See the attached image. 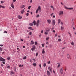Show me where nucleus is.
Wrapping results in <instances>:
<instances>
[{
  "label": "nucleus",
  "instance_id": "33",
  "mask_svg": "<svg viewBox=\"0 0 76 76\" xmlns=\"http://www.w3.org/2000/svg\"><path fill=\"white\" fill-rule=\"evenodd\" d=\"M31 6H28V9H31Z\"/></svg>",
  "mask_w": 76,
  "mask_h": 76
},
{
  "label": "nucleus",
  "instance_id": "37",
  "mask_svg": "<svg viewBox=\"0 0 76 76\" xmlns=\"http://www.w3.org/2000/svg\"><path fill=\"white\" fill-rule=\"evenodd\" d=\"M29 35H32V32H30L29 33Z\"/></svg>",
  "mask_w": 76,
  "mask_h": 76
},
{
  "label": "nucleus",
  "instance_id": "6",
  "mask_svg": "<svg viewBox=\"0 0 76 76\" xmlns=\"http://www.w3.org/2000/svg\"><path fill=\"white\" fill-rule=\"evenodd\" d=\"M47 22L49 24H50V23H51V21L50 20H48Z\"/></svg>",
  "mask_w": 76,
  "mask_h": 76
},
{
  "label": "nucleus",
  "instance_id": "45",
  "mask_svg": "<svg viewBox=\"0 0 76 76\" xmlns=\"http://www.w3.org/2000/svg\"><path fill=\"white\" fill-rule=\"evenodd\" d=\"M48 69L49 70H50V69H51V66H49L48 67Z\"/></svg>",
  "mask_w": 76,
  "mask_h": 76
},
{
  "label": "nucleus",
  "instance_id": "23",
  "mask_svg": "<svg viewBox=\"0 0 76 76\" xmlns=\"http://www.w3.org/2000/svg\"><path fill=\"white\" fill-rule=\"evenodd\" d=\"M1 7L3 8V9H5V7L4 6H2L1 5Z\"/></svg>",
  "mask_w": 76,
  "mask_h": 76
},
{
  "label": "nucleus",
  "instance_id": "26",
  "mask_svg": "<svg viewBox=\"0 0 76 76\" xmlns=\"http://www.w3.org/2000/svg\"><path fill=\"white\" fill-rule=\"evenodd\" d=\"M28 29H32L31 27H29L28 28Z\"/></svg>",
  "mask_w": 76,
  "mask_h": 76
},
{
  "label": "nucleus",
  "instance_id": "8",
  "mask_svg": "<svg viewBox=\"0 0 76 76\" xmlns=\"http://www.w3.org/2000/svg\"><path fill=\"white\" fill-rule=\"evenodd\" d=\"M47 74H48V76H50V72H49V71H47Z\"/></svg>",
  "mask_w": 76,
  "mask_h": 76
},
{
  "label": "nucleus",
  "instance_id": "17",
  "mask_svg": "<svg viewBox=\"0 0 76 76\" xmlns=\"http://www.w3.org/2000/svg\"><path fill=\"white\" fill-rule=\"evenodd\" d=\"M20 7L21 8V9H23V8H24L25 7V5H21L20 6Z\"/></svg>",
  "mask_w": 76,
  "mask_h": 76
},
{
  "label": "nucleus",
  "instance_id": "54",
  "mask_svg": "<svg viewBox=\"0 0 76 76\" xmlns=\"http://www.w3.org/2000/svg\"><path fill=\"white\" fill-rule=\"evenodd\" d=\"M53 32L55 33V32H56V31H55V30H53Z\"/></svg>",
  "mask_w": 76,
  "mask_h": 76
},
{
  "label": "nucleus",
  "instance_id": "7",
  "mask_svg": "<svg viewBox=\"0 0 76 76\" xmlns=\"http://www.w3.org/2000/svg\"><path fill=\"white\" fill-rule=\"evenodd\" d=\"M65 8H66V9H69V10H73V8H67L66 7V6H65Z\"/></svg>",
  "mask_w": 76,
  "mask_h": 76
},
{
  "label": "nucleus",
  "instance_id": "41",
  "mask_svg": "<svg viewBox=\"0 0 76 76\" xmlns=\"http://www.w3.org/2000/svg\"><path fill=\"white\" fill-rule=\"evenodd\" d=\"M32 60H33V61H34V62H35V61H36L35 59L33 58L32 59Z\"/></svg>",
  "mask_w": 76,
  "mask_h": 76
},
{
  "label": "nucleus",
  "instance_id": "31",
  "mask_svg": "<svg viewBox=\"0 0 76 76\" xmlns=\"http://www.w3.org/2000/svg\"><path fill=\"white\" fill-rule=\"evenodd\" d=\"M67 58L69 59V58H70V56L69 55H67Z\"/></svg>",
  "mask_w": 76,
  "mask_h": 76
},
{
  "label": "nucleus",
  "instance_id": "4",
  "mask_svg": "<svg viewBox=\"0 0 76 76\" xmlns=\"http://www.w3.org/2000/svg\"><path fill=\"white\" fill-rule=\"evenodd\" d=\"M52 24L53 26H54L55 25V24H56V22L55 21V20H52Z\"/></svg>",
  "mask_w": 76,
  "mask_h": 76
},
{
  "label": "nucleus",
  "instance_id": "32",
  "mask_svg": "<svg viewBox=\"0 0 76 76\" xmlns=\"http://www.w3.org/2000/svg\"><path fill=\"white\" fill-rule=\"evenodd\" d=\"M71 45H74V43L73 42H72L71 43Z\"/></svg>",
  "mask_w": 76,
  "mask_h": 76
},
{
  "label": "nucleus",
  "instance_id": "52",
  "mask_svg": "<svg viewBox=\"0 0 76 76\" xmlns=\"http://www.w3.org/2000/svg\"><path fill=\"white\" fill-rule=\"evenodd\" d=\"M42 45L43 47H44V44H42Z\"/></svg>",
  "mask_w": 76,
  "mask_h": 76
},
{
  "label": "nucleus",
  "instance_id": "3",
  "mask_svg": "<svg viewBox=\"0 0 76 76\" xmlns=\"http://www.w3.org/2000/svg\"><path fill=\"white\" fill-rule=\"evenodd\" d=\"M63 14H64V13L63 12V11H59V16H60L61 15H63Z\"/></svg>",
  "mask_w": 76,
  "mask_h": 76
},
{
  "label": "nucleus",
  "instance_id": "18",
  "mask_svg": "<svg viewBox=\"0 0 76 76\" xmlns=\"http://www.w3.org/2000/svg\"><path fill=\"white\" fill-rule=\"evenodd\" d=\"M7 59L8 60L10 61V57L9 56H8L7 58Z\"/></svg>",
  "mask_w": 76,
  "mask_h": 76
},
{
  "label": "nucleus",
  "instance_id": "38",
  "mask_svg": "<svg viewBox=\"0 0 76 76\" xmlns=\"http://www.w3.org/2000/svg\"><path fill=\"white\" fill-rule=\"evenodd\" d=\"M36 17L37 18H39V15H37V16H36Z\"/></svg>",
  "mask_w": 76,
  "mask_h": 76
},
{
  "label": "nucleus",
  "instance_id": "36",
  "mask_svg": "<svg viewBox=\"0 0 76 76\" xmlns=\"http://www.w3.org/2000/svg\"><path fill=\"white\" fill-rule=\"evenodd\" d=\"M49 39V37H47L46 38V40H47V41Z\"/></svg>",
  "mask_w": 76,
  "mask_h": 76
},
{
  "label": "nucleus",
  "instance_id": "50",
  "mask_svg": "<svg viewBox=\"0 0 76 76\" xmlns=\"http://www.w3.org/2000/svg\"><path fill=\"white\" fill-rule=\"evenodd\" d=\"M53 72L54 73H55V74H56V73H55V71H54V70H53Z\"/></svg>",
  "mask_w": 76,
  "mask_h": 76
},
{
  "label": "nucleus",
  "instance_id": "5",
  "mask_svg": "<svg viewBox=\"0 0 76 76\" xmlns=\"http://www.w3.org/2000/svg\"><path fill=\"white\" fill-rule=\"evenodd\" d=\"M39 20H38L37 21L36 25H37V26H38L39 25Z\"/></svg>",
  "mask_w": 76,
  "mask_h": 76
},
{
  "label": "nucleus",
  "instance_id": "11",
  "mask_svg": "<svg viewBox=\"0 0 76 76\" xmlns=\"http://www.w3.org/2000/svg\"><path fill=\"white\" fill-rule=\"evenodd\" d=\"M32 65L34 67H35L36 66H37V64L35 63H33Z\"/></svg>",
  "mask_w": 76,
  "mask_h": 76
},
{
  "label": "nucleus",
  "instance_id": "53",
  "mask_svg": "<svg viewBox=\"0 0 76 76\" xmlns=\"http://www.w3.org/2000/svg\"><path fill=\"white\" fill-rule=\"evenodd\" d=\"M53 14H54L53 13H52L51 14H50V16H52L53 15Z\"/></svg>",
  "mask_w": 76,
  "mask_h": 76
},
{
  "label": "nucleus",
  "instance_id": "25",
  "mask_svg": "<svg viewBox=\"0 0 76 76\" xmlns=\"http://www.w3.org/2000/svg\"><path fill=\"white\" fill-rule=\"evenodd\" d=\"M35 45H38V42H35Z\"/></svg>",
  "mask_w": 76,
  "mask_h": 76
},
{
  "label": "nucleus",
  "instance_id": "9",
  "mask_svg": "<svg viewBox=\"0 0 76 76\" xmlns=\"http://www.w3.org/2000/svg\"><path fill=\"white\" fill-rule=\"evenodd\" d=\"M11 6L12 7V8L14 9L15 8V7H14V5H13V3H12L11 5Z\"/></svg>",
  "mask_w": 76,
  "mask_h": 76
},
{
  "label": "nucleus",
  "instance_id": "49",
  "mask_svg": "<svg viewBox=\"0 0 76 76\" xmlns=\"http://www.w3.org/2000/svg\"><path fill=\"white\" fill-rule=\"evenodd\" d=\"M17 49L18 50V51H20V49H19V48H17Z\"/></svg>",
  "mask_w": 76,
  "mask_h": 76
},
{
  "label": "nucleus",
  "instance_id": "12",
  "mask_svg": "<svg viewBox=\"0 0 76 76\" xmlns=\"http://www.w3.org/2000/svg\"><path fill=\"white\" fill-rule=\"evenodd\" d=\"M45 52L44 51V49H42V54H45Z\"/></svg>",
  "mask_w": 76,
  "mask_h": 76
},
{
  "label": "nucleus",
  "instance_id": "42",
  "mask_svg": "<svg viewBox=\"0 0 76 76\" xmlns=\"http://www.w3.org/2000/svg\"><path fill=\"white\" fill-rule=\"evenodd\" d=\"M7 69H10V66H7Z\"/></svg>",
  "mask_w": 76,
  "mask_h": 76
},
{
  "label": "nucleus",
  "instance_id": "34",
  "mask_svg": "<svg viewBox=\"0 0 76 76\" xmlns=\"http://www.w3.org/2000/svg\"><path fill=\"white\" fill-rule=\"evenodd\" d=\"M11 73H12V74H15V72H13V71H11Z\"/></svg>",
  "mask_w": 76,
  "mask_h": 76
},
{
  "label": "nucleus",
  "instance_id": "16",
  "mask_svg": "<svg viewBox=\"0 0 76 76\" xmlns=\"http://www.w3.org/2000/svg\"><path fill=\"white\" fill-rule=\"evenodd\" d=\"M64 27H62V26L61 27V31H62V30H64Z\"/></svg>",
  "mask_w": 76,
  "mask_h": 76
},
{
  "label": "nucleus",
  "instance_id": "20",
  "mask_svg": "<svg viewBox=\"0 0 76 76\" xmlns=\"http://www.w3.org/2000/svg\"><path fill=\"white\" fill-rule=\"evenodd\" d=\"M31 44H35V42H33L32 41H31Z\"/></svg>",
  "mask_w": 76,
  "mask_h": 76
},
{
  "label": "nucleus",
  "instance_id": "55",
  "mask_svg": "<svg viewBox=\"0 0 76 76\" xmlns=\"http://www.w3.org/2000/svg\"><path fill=\"white\" fill-rule=\"evenodd\" d=\"M48 64H50V61H49V62H48Z\"/></svg>",
  "mask_w": 76,
  "mask_h": 76
},
{
  "label": "nucleus",
  "instance_id": "30",
  "mask_svg": "<svg viewBox=\"0 0 76 76\" xmlns=\"http://www.w3.org/2000/svg\"><path fill=\"white\" fill-rule=\"evenodd\" d=\"M50 31V29H49L48 30H46V31L47 32H49V31Z\"/></svg>",
  "mask_w": 76,
  "mask_h": 76
},
{
  "label": "nucleus",
  "instance_id": "19",
  "mask_svg": "<svg viewBox=\"0 0 76 76\" xmlns=\"http://www.w3.org/2000/svg\"><path fill=\"white\" fill-rule=\"evenodd\" d=\"M61 22V20H60V19H59L58 20V24H59V23H60Z\"/></svg>",
  "mask_w": 76,
  "mask_h": 76
},
{
  "label": "nucleus",
  "instance_id": "51",
  "mask_svg": "<svg viewBox=\"0 0 76 76\" xmlns=\"http://www.w3.org/2000/svg\"><path fill=\"white\" fill-rule=\"evenodd\" d=\"M19 67H22V65L20 64L19 65Z\"/></svg>",
  "mask_w": 76,
  "mask_h": 76
},
{
  "label": "nucleus",
  "instance_id": "39",
  "mask_svg": "<svg viewBox=\"0 0 76 76\" xmlns=\"http://www.w3.org/2000/svg\"><path fill=\"white\" fill-rule=\"evenodd\" d=\"M26 56H24L23 58V59H26Z\"/></svg>",
  "mask_w": 76,
  "mask_h": 76
},
{
  "label": "nucleus",
  "instance_id": "62",
  "mask_svg": "<svg viewBox=\"0 0 76 76\" xmlns=\"http://www.w3.org/2000/svg\"><path fill=\"white\" fill-rule=\"evenodd\" d=\"M41 33H42H42H43V30H42L41 31Z\"/></svg>",
  "mask_w": 76,
  "mask_h": 76
},
{
  "label": "nucleus",
  "instance_id": "2",
  "mask_svg": "<svg viewBox=\"0 0 76 76\" xmlns=\"http://www.w3.org/2000/svg\"><path fill=\"white\" fill-rule=\"evenodd\" d=\"M33 48L31 49L32 51H34V50H35L36 48V47L35 45H33L32 46Z\"/></svg>",
  "mask_w": 76,
  "mask_h": 76
},
{
  "label": "nucleus",
  "instance_id": "43",
  "mask_svg": "<svg viewBox=\"0 0 76 76\" xmlns=\"http://www.w3.org/2000/svg\"><path fill=\"white\" fill-rule=\"evenodd\" d=\"M4 33H6V34H7V32L6 31H5L4 32Z\"/></svg>",
  "mask_w": 76,
  "mask_h": 76
},
{
  "label": "nucleus",
  "instance_id": "14",
  "mask_svg": "<svg viewBox=\"0 0 76 76\" xmlns=\"http://www.w3.org/2000/svg\"><path fill=\"white\" fill-rule=\"evenodd\" d=\"M33 23L34 24V25H37L36 23V21L35 20H34L33 22Z\"/></svg>",
  "mask_w": 76,
  "mask_h": 76
},
{
  "label": "nucleus",
  "instance_id": "35",
  "mask_svg": "<svg viewBox=\"0 0 76 76\" xmlns=\"http://www.w3.org/2000/svg\"><path fill=\"white\" fill-rule=\"evenodd\" d=\"M58 41L59 42H60L61 41V39H58Z\"/></svg>",
  "mask_w": 76,
  "mask_h": 76
},
{
  "label": "nucleus",
  "instance_id": "48",
  "mask_svg": "<svg viewBox=\"0 0 76 76\" xmlns=\"http://www.w3.org/2000/svg\"><path fill=\"white\" fill-rule=\"evenodd\" d=\"M60 64H59L58 66V67H60Z\"/></svg>",
  "mask_w": 76,
  "mask_h": 76
},
{
  "label": "nucleus",
  "instance_id": "59",
  "mask_svg": "<svg viewBox=\"0 0 76 76\" xmlns=\"http://www.w3.org/2000/svg\"><path fill=\"white\" fill-rule=\"evenodd\" d=\"M20 41H23V40L22 39H20Z\"/></svg>",
  "mask_w": 76,
  "mask_h": 76
},
{
  "label": "nucleus",
  "instance_id": "57",
  "mask_svg": "<svg viewBox=\"0 0 76 76\" xmlns=\"http://www.w3.org/2000/svg\"><path fill=\"white\" fill-rule=\"evenodd\" d=\"M39 66L40 68H41V64H39Z\"/></svg>",
  "mask_w": 76,
  "mask_h": 76
},
{
  "label": "nucleus",
  "instance_id": "28",
  "mask_svg": "<svg viewBox=\"0 0 76 76\" xmlns=\"http://www.w3.org/2000/svg\"><path fill=\"white\" fill-rule=\"evenodd\" d=\"M49 70L50 72H51L52 73V68H51L50 69H49Z\"/></svg>",
  "mask_w": 76,
  "mask_h": 76
},
{
  "label": "nucleus",
  "instance_id": "1",
  "mask_svg": "<svg viewBox=\"0 0 76 76\" xmlns=\"http://www.w3.org/2000/svg\"><path fill=\"white\" fill-rule=\"evenodd\" d=\"M0 60L1 61H6L5 59L2 58V57L0 56Z\"/></svg>",
  "mask_w": 76,
  "mask_h": 76
},
{
  "label": "nucleus",
  "instance_id": "24",
  "mask_svg": "<svg viewBox=\"0 0 76 76\" xmlns=\"http://www.w3.org/2000/svg\"><path fill=\"white\" fill-rule=\"evenodd\" d=\"M37 9H38L39 10L41 9V7H40V6H39L38 7V8Z\"/></svg>",
  "mask_w": 76,
  "mask_h": 76
},
{
  "label": "nucleus",
  "instance_id": "64",
  "mask_svg": "<svg viewBox=\"0 0 76 76\" xmlns=\"http://www.w3.org/2000/svg\"><path fill=\"white\" fill-rule=\"evenodd\" d=\"M27 32H29V30H27Z\"/></svg>",
  "mask_w": 76,
  "mask_h": 76
},
{
  "label": "nucleus",
  "instance_id": "15",
  "mask_svg": "<svg viewBox=\"0 0 76 76\" xmlns=\"http://www.w3.org/2000/svg\"><path fill=\"white\" fill-rule=\"evenodd\" d=\"M60 72L61 73V74H63V70H62V68H61V69L60 70Z\"/></svg>",
  "mask_w": 76,
  "mask_h": 76
},
{
  "label": "nucleus",
  "instance_id": "63",
  "mask_svg": "<svg viewBox=\"0 0 76 76\" xmlns=\"http://www.w3.org/2000/svg\"><path fill=\"white\" fill-rule=\"evenodd\" d=\"M16 68H15L14 69V71L15 72H16Z\"/></svg>",
  "mask_w": 76,
  "mask_h": 76
},
{
  "label": "nucleus",
  "instance_id": "13",
  "mask_svg": "<svg viewBox=\"0 0 76 76\" xmlns=\"http://www.w3.org/2000/svg\"><path fill=\"white\" fill-rule=\"evenodd\" d=\"M18 19H21L22 18V16L20 15H19L18 16Z\"/></svg>",
  "mask_w": 76,
  "mask_h": 76
},
{
  "label": "nucleus",
  "instance_id": "58",
  "mask_svg": "<svg viewBox=\"0 0 76 76\" xmlns=\"http://www.w3.org/2000/svg\"><path fill=\"white\" fill-rule=\"evenodd\" d=\"M3 64H5V62H4V61L2 62Z\"/></svg>",
  "mask_w": 76,
  "mask_h": 76
},
{
  "label": "nucleus",
  "instance_id": "40",
  "mask_svg": "<svg viewBox=\"0 0 76 76\" xmlns=\"http://www.w3.org/2000/svg\"><path fill=\"white\" fill-rule=\"evenodd\" d=\"M36 56H38V53H36Z\"/></svg>",
  "mask_w": 76,
  "mask_h": 76
},
{
  "label": "nucleus",
  "instance_id": "44",
  "mask_svg": "<svg viewBox=\"0 0 76 76\" xmlns=\"http://www.w3.org/2000/svg\"><path fill=\"white\" fill-rule=\"evenodd\" d=\"M1 67H3L4 66V65H3V64H1Z\"/></svg>",
  "mask_w": 76,
  "mask_h": 76
},
{
  "label": "nucleus",
  "instance_id": "47",
  "mask_svg": "<svg viewBox=\"0 0 76 76\" xmlns=\"http://www.w3.org/2000/svg\"><path fill=\"white\" fill-rule=\"evenodd\" d=\"M50 48L52 47V45H50Z\"/></svg>",
  "mask_w": 76,
  "mask_h": 76
},
{
  "label": "nucleus",
  "instance_id": "22",
  "mask_svg": "<svg viewBox=\"0 0 76 76\" xmlns=\"http://www.w3.org/2000/svg\"><path fill=\"white\" fill-rule=\"evenodd\" d=\"M38 11H39V10H38V9H37L36 11V13H38Z\"/></svg>",
  "mask_w": 76,
  "mask_h": 76
},
{
  "label": "nucleus",
  "instance_id": "46",
  "mask_svg": "<svg viewBox=\"0 0 76 76\" xmlns=\"http://www.w3.org/2000/svg\"><path fill=\"white\" fill-rule=\"evenodd\" d=\"M26 15L27 16H28V15H29V13H27Z\"/></svg>",
  "mask_w": 76,
  "mask_h": 76
},
{
  "label": "nucleus",
  "instance_id": "56",
  "mask_svg": "<svg viewBox=\"0 0 76 76\" xmlns=\"http://www.w3.org/2000/svg\"><path fill=\"white\" fill-rule=\"evenodd\" d=\"M48 34V33L47 34V33L46 32H45V34H46V35H47V34Z\"/></svg>",
  "mask_w": 76,
  "mask_h": 76
},
{
  "label": "nucleus",
  "instance_id": "60",
  "mask_svg": "<svg viewBox=\"0 0 76 76\" xmlns=\"http://www.w3.org/2000/svg\"><path fill=\"white\" fill-rule=\"evenodd\" d=\"M16 1V0H13L14 2H15Z\"/></svg>",
  "mask_w": 76,
  "mask_h": 76
},
{
  "label": "nucleus",
  "instance_id": "61",
  "mask_svg": "<svg viewBox=\"0 0 76 76\" xmlns=\"http://www.w3.org/2000/svg\"><path fill=\"white\" fill-rule=\"evenodd\" d=\"M57 34H55V37H57Z\"/></svg>",
  "mask_w": 76,
  "mask_h": 76
},
{
  "label": "nucleus",
  "instance_id": "29",
  "mask_svg": "<svg viewBox=\"0 0 76 76\" xmlns=\"http://www.w3.org/2000/svg\"><path fill=\"white\" fill-rule=\"evenodd\" d=\"M46 63H45L44 64H43V66L44 67H45V66H46Z\"/></svg>",
  "mask_w": 76,
  "mask_h": 76
},
{
  "label": "nucleus",
  "instance_id": "27",
  "mask_svg": "<svg viewBox=\"0 0 76 76\" xmlns=\"http://www.w3.org/2000/svg\"><path fill=\"white\" fill-rule=\"evenodd\" d=\"M0 51H3V48L1 47H0Z\"/></svg>",
  "mask_w": 76,
  "mask_h": 76
},
{
  "label": "nucleus",
  "instance_id": "10",
  "mask_svg": "<svg viewBox=\"0 0 76 76\" xmlns=\"http://www.w3.org/2000/svg\"><path fill=\"white\" fill-rule=\"evenodd\" d=\"M25 9V8H24V10H21V14H23V13H24V12H25V10H24V9Z\"/></svg>",
  "mask_w": 76,
  "mask_h": 76
},
{
  "label": "nucleus",
  "instance_id": "21",
  "mask_svg": "<svg viewBox=\"0 0 76 76\" xmlns=\"http://www.w3.org/2000/svg\"><path fill=\"white\" fill-rule=\"evenodd\" d=\"M29 25L30 26H33V23H31L30 24H29Z\"/></svg>",
  "mask_w": 76,
  "mask_h": 76
}]
</instances>
